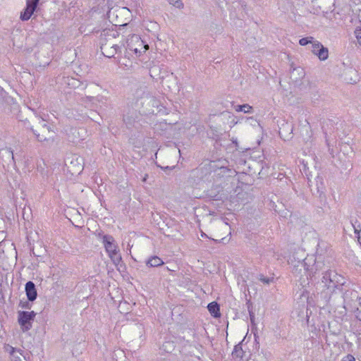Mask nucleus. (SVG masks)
Wrapping results in <instances>:
<instances>
[{
    "instance_id": "obj_1",
    "label": "nucleus",
    "mask_w": 361,
    "mask_h": 361,
    "mask_svg": "<svg viewBox=\"0 0 361 361\" xmlns=\"http://www.w3.org/2000/svg\"><path fill=\"white\" fill-rule=\"evenodd\" d=\"M135 99L137 106L143 108L146 112L154 113V108L158 106V101L150 95L145 89H138L135 93Z\"/></svg>"
},
{
    "instance_id": "obj_2",
    "label": "nucleus",
    "mask_w": 361,
    "mask_h": 361,
    "mask_svg": "<svg viewBox=\"0 0 361 361\" xmlns=\"http://www.w3.org/2000/svg\"><path fill=\"white\" fill-rule=\"evenodd\" d=\"M102 242L109 257L114 264H118L121 262V255L114 238L111 235H104Z\"/></svg>"
},
{
    "instance_id": "obj_3",
    "label": "nucleus",
    "mask_w": 361,
    "mask_h": 361,
    "mask_svg": "<svg viewBox=\"0 0 361 361\" xmlns=\"http://www.w3.org/2000/svg\"><path fill=\"white\" fill-rule=\"evenodd\" d=\"M149 49V45L145 44L137 35H133L127 41V50L134 52L135 54L145 53Z\"/></svg>"
},
{
    "instance_id": "obj_4",
    "label": "nucleus",
    "mask_w": 361,
    "mask_h": 361,
    "mask_svg": "<svg viewBox=\"0 0 361 361\" xmlns=\"http://www.w3.org/2000/svg\"><path fill=\"white\" fill-rule=\"evenodd\" d=\"M309 276L312 277L322 268L320 264L316 262L314 256L307 257L301 262Z\"/></svg>"
},
{
    "instance_id": "obj_5",
    "label": "nucleus",
    "mask_w": 361,
    "mask_h": 361,
    "mask_svg": "<svg viewBox=\"0 0 361 361\" xmlns=\"http://www.w3.org/2000/svg\"><path fill=\"white\" fill-rule=\"evenodd\" d=\"M36 314L34 311L31 312H18V323L23 331L30 329L31 321H32Z\"/></svg>"
},
{
    "instance_id": "obj_6",
    "label": "nucleus",
    "mask_w": 361,
    "mask_h": 361,
    "mask_svg": "<svg viewBox=\"0 0 361 361\" xmlns=\"http://www.w3.org/2000/svg\"><path fill=\"white\" fill-rule=\"evenodd\" d=\"M311 51L321 61H325L329 57V50L324 47L318 40H314L311 45Z\"/></svg>"
},
{
    "instance_id": "obj_7",
    "label": "nucleus",
    "mask_w": 361,
    "mask_h": 361,
    "mask_svg": "<svg viewBox=\"0 0 361 361\" xmlns=\"http://www.w3.org/2000/svg\"><path fill=\"white\" fill-rule=\"evenodd\" d=\"M4 350L10 355L11 361H27V357L21 349L15 348L7 344L4 346Z\"/></svg>"
},
{
    "instance_id": "obj_8",
    "label": "nucleus",
    "mask_w": 361,
    "mask_h": 361,
    "mask_svg": "<svg viewBox=\"0 0 361 361\" xmlns=\"http://www.w3.org/2000/svg\"><path fill=\"white\" fill-rule=\"evenodd\" d=\"M341 276L333 271H329L324 273L322 282L325 283L328 288L336 287L338 283L342 284L338 281Z\"/></svg>"
},
{
    "instance_id": "obj_9",
    "label": "nucleus",
    "mask_w": 361,
    "mask_h": 361,
    "mask_svg": "<svg viewBox=\"0 0 361 361\" xmlns=\"http://www.w3.org/2000/svg\"><path fill=\"white\" fill-rule=\"evenodd\" d=\"M39 0H27V6L23 12L20 14L22 20H29L33 14Z\"/></svg>"
},
{
    "instance_id": "obj_10",
    "label": "nucleus",
    "mask_w": 361,
    "mask_h": 361,
    "mask_svg": "<svg viewBox=\"0 0 361 361\" xmlns=\"http://www.w3.org/2000/svg\"><path fill=\"white\" fill-rule=\"evenodd\" d=\"M101 49L103 51V54L107 57L114 56L115 54H116L117 51L119 49V47L117 44H113L111 46L110 44L106 43L103 44L101 46Z\"/></svg>"
},
{
    "instance_id": "obj_11",
    "label": "nucleus",
    "mask_w": 361,
    "mask_h": 361,
    "mask_svg": "<svg viewBox=\"0 0 361 361\" xmlns=\"http://www.w3.org/2000/svg\"><path fill=\"white\" fill-rule=\"evenodd\" d=\"M25 292L30 301H34L37 298V290L33 282L28 281L25 284Z\"/></svg>"
},
{
    "instance_id": "obj_12",
    "label": "nucleus",
    "mask_w": 361,
    "mask_h": 361,
    "mask_svg": "<svg viewBox=\"0 0 361 361\" xmlns=\"http://www.w3.org/2000/svg\"><path fill=\"white\" fill-rule=\"evenodd\" d=\"M357 79V71L354 69L350 68L346 71L345 73V80L350 83L356 82Z\"/></svg>"
},
{
    "instance_id": "obj_13",
    "label": "nucleus",
    "mask_w": 361,
    "mask_h": 361,
    "mask_svg": "<svg viewBox=\"0 0 361 361\" xmlns=\"http://www.w3.org/2000/svg\"><path fill=\"white\" fill-rule=\"evenodd\" d=\"M208 310L210 314L215 318H219L221 316L220 308L216 302L209 303L207 306Z\"/></svg>"
},
{
    "instance_id": "obj_14",
    "label": "nucleus",
    "mask_w": 361,
    "mask_h": 361,
    "mask_svg": "<svg viewBox=\"0 0 361 361\" xmlns=\"http://www.w3.org/2000/svg\"><path fill=\"white\" fill-rule=\"evenodd\" d=\"M234 109L237 112L243 111L245 114L251 113L252 111V107L247 104L243 105H236L234 106Z\"/></svg>"
},
{
    "instance_id": "obj_15",
    "label": "nucleus",
    "mask_w": 361,
    "mask_h": 361,
    "mask_svg": "<svg viewBox=\"0 0 361 361\" xmlns=\"http://www.w3.org/2000/svg\"><path fill=\"white\" fill-rule=\"evenodd\" d=\"M243 354H244V353H243L241 345H235L232 352V356L236 359H241L243 357Z\"/></svg>"
},
{
    "instance_id": "obj_16",
    "label": "nucleus",
    "mask_w": 361,
    "mask_h": 361,
    "mask_svg": "<svg viewBox=\"0 0 361 361\" xmlns=\"http://www.w3.org/2000/svg\"><path fill=\"white\" fill-rule=\"evenodd\" d=\"M163 264L164 262L162 261V259L157 256L152 257L147 262V264L149 267H158L162 265Z\"/></svg>"
},
{
    "instance_id": "obj_17",
    "label": "nucleus",
    "mask_w": 361,
    "mask_h": 361,
    "mask_svg": "<svg viewBox=\"0 0 361 361\" xmlns=\"http://www.w3.org/2000/svg\"><path fill=\"white\" fill-rule=\"evenodd\" d=\"M47 132H49V127L46 125V124H43L42 125V133L40 134V133H35L37 138L39 140V141H44L45 140H47V136H46V133Z\"/></svg>"
},
{
    "instance_id": "obj_18",
    "label": "nucleus",
    "mask_w": 361,
    "mask_h": 361,
    "mask_svg": "<svg viewBox=\"0 0 361 361\" xmlns=\"http://www.w3.org/2000/svg\"><path fill=\"white\" fill-rule=\"evenodd\" d=\"M314 38L313 37H307L302 38L299 40V44L301 46H306L307 44H311L314 42Z\"/></svg>"
},
{
    "instance_id": "obj_19",
    "label": "nucleus",
    "mask_w": 361,
    "mask_h": 361,
    "mask_svg": "<svg viewBox=\"0 0 361 361\" xmlns=\"http://www.w3.org/2000/svg\"><path fill=\"white\" fill-rule=\"evenodd\" d=\"M169 3L173 6L181 9L183 8V3L181 0H168Z\"/></svg>"
},
{
    "instance_id": "obj_20",
    "label": "nucleus",
    "mask_w": 361,
    "mask_h": 361,
    "mask_svg": "<svg viewBox=\"0 0 361 361\" xmlns=\"http://www.w3.org/2000/svg\"><path fill=\"white\" fill-rule=\"evenodd\" d=\"M296 74L299 75L301 78H302L305 75V72L301 68H295L292 73V76Z\"/></svg>"
},
{
    "instance_id": "obj_21",
    "label": "nucleus",
    "mask_w": 361,
    "mask_h": 361,
    "mask_svg": "<svg viewBox=\"0 0 361 361\" xmlns=\"http://www.w3.org/2000/svg\"><path fill=\"white\" fill-rule=\"evenodd\" d=\"M355 35L358 44L361 46V28L355 30Z\"/></svg>"
},
{
    "instance_id": "obj_22",
    "label": "nucleus",
    "mask_w": 361,
    "mask_h": 361,
    "mask_svg": "<svg viewBox=\"0 0 361 361\" xmlns=\"http://www.w3.org/2000/svg\"><path fill=\"white\" fill-rule=\"evenodd\" d=\"M341 361H355V358L353 355L348 354L344 356Z\"/></svg>"
},
{
    "instance_id": "obj_23",
    "label": "nucleus",
    "mask_w": 361,
    "mask_h": 361,
    "mask_svg": "<svg viewBox=\"0 0 361 361\" xmlns=\"http://www.w3.org/2000/svg\"><path fill=\"white\" fill-rule=\"evenodd\" d=\"M351 296L353 297V298H358V302H359V304L361 306V297H358L357 294V292L356 291H352L351 293H350Z\"/></svg>"
},
{
    "instance_id": "obj_24",
    "label": "nucleus",
    "mask_w": 361,
    "mask_h": 361,
    "mask_svg": "<svg viewBox=\"0 0 361 361\" xmlns=\"http://www.w3.org/2000/svg\"><path fill=\"white\" fill-rule=\"evenodd\" d=\"M163 347L166 348H171L173 347V344L171 342H166L163 345Z\"/></svg>"
},
{
    "instance_id": "obj_25",
    "label": "nucleus",
    "mask_w": 361,
    "mask_h": 361,
    "mask_svg": "<svg viewBox=\"0 0 361 361\" xmlns=\"http://www.w3.org/2000/svg\"><path fill=\"white\" fill-rule=\"evenodd\" d=\"M355 233L357 234V239H358V241L359 243H360L361 245V231H357L356 229H355Z\"/></svg>"
},
{
    "instance_id": "obj_26",
    "label": "nucleus",
    "mask_w": 361,
    "mask_h": 361,
    "mask_svg": "<svg viewBox=\"0 0 361 361\" xmlns=\"http://www.w3.org/2000/svg\"><path fill=\"white\" fill-rule=\"evenodd\" d=\"M250 321L252 324H255V315L252 312H250Z\"/></svg>"
},
{
    "instance_id": "obj_27",
    "label": "nucleus",
    "mask_w": 361,
    "mask_h": 361,
    "mask_svg": "<svg viewBox=\"0 0 361 361\" xmlns=\"http://www.w3.org/2000/svg\"><path fill=\"white\" fill-rule=\"evenodd\" d=\"M261 281L264 282V283H269L270 282L269 279L267 278H262L261 279Z\"/></svg>"
},
{
    "instance_id": "obj_28",
    "label": "nucleus",
    "mask_w": 361,
    "mask_h": 361,
    "mask_svg": "<svg viewBox=\"0 0 361 361\" xmlns=\"http://www.w3.org/2000/svg\"><path fill=\"white\" fill-rule=\"evenodd\" d=\"M8 153L11 154L12 159H13V152L11 151V150H8Z\"/></svg>"
},
{
    "instance_id": "obj_29",
    "label": "nucleus",
    "mask_w": 361,
    "mask_h": 361,
    "mask_svg": "<svg viewBox=\"0 0 361 361\" xmlns=\"http://www.w3.org/2000/svg\"><path fill=\"white\" fill-rule=\"evenodd\" d=\"M201 236L204 237V236H205V234L204 233H202Z\"/></svg>"
}]
</instances>
